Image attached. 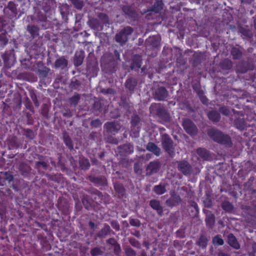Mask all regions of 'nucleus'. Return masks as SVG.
Segmentation results:
<instances>
[{"mask_svg":"<svg viewBox=\"0 0 256 256\" xmlns=\"http://www.w3.org/2000/svg\"><path fill=\"white\" fill-rule=\"evenodd\" d=\"M28 30L31 34L33 38H34L36 36L38 35V28L36 26H28Z\"/></svg>","mask_w":256,"mask_h":256,"instance_id":"obj_43","label":"nucleus"},{"mask_svg":"<svg viewBox=\"0 0 256 256\" xmlns=\"http://www.w3.org/2000/svg\"><path fill=\"white\" fill-rule=\"evenodd\" d=\"M221 206L225 212H232L234 208L233 205L228 200L222 202Z\"/></svg>","mask_w":256,"mask_h":256,"instance_id":"obj_30","label":"nucleus"},{"mask_svg":"<svg viewBox=\"0 0 256 256\" xmlns=\"http://www.w3.org/2000/svg\"><path fill=\"white\" fill-rule=\"evenodd\" d=\"M134 32V29L129 26H127L122 29L120 32L115 36L116 41L120 46H124L126 44L128 39V36Z\"/></svg>","mask_w":256,"mask_h":256,"instance_id":"obj_2","label":"nucleus"},{"mask_svg":"<svg viewBox=\"0 0 256 256\" xmlns=\"http://www.w3.org/2000/svg\"><path fill=\"white\" fill-rule=\"evenodd\" d=\"M80 98V96L79 94H76L74 96H72V98H69V102L70 104L76 106Z\"/></svg>","mask_w":256,"mask_h":256,"instance_id":"obj_39","label":"nucleus"},{"mask_svg":"<svg viewBox=\"0 0 256 256\" xmlns=\"http://www.w3.org/2000/svg\"><path fill=\"white\" fill-rule=\"evenodd\" d=\"M130 224L133 226L138 228L140 226L141 223L139 220L131 218L130 220Z\"/></svg>","mask_w":256,"mask_h":256,"instance_id":"obj_52","label":"nucleus"},{"mask_svg":"<svg viewBox=\"0 0 256 256\" xmlns=\"http://www.w3.org/2000/svg\"><path fill=\"white\" fill-rule=\"evenodd\" d=\"M234 125L236 128L243 130L245 128V122L243 118H237L234 120Z\"/></svg>","mask_w":256,"mask_h":256,"instance_id":"obj_37","label":"nucleus"},{"mask_svg":"<svg viewBox=\"0 0 256 256\" xmlns=\"http://www.w3.org/2000/svg\"><path fill=\"white\" fill-rule=\"evenodd\" d=\"M80 84V82L77 80H72L70 84V86L71 88L76 89Z\"/></svg>","mask_w":256,"mask_h":256,"instance_id":"obj_59","label":"nucleus"},{"mask_svg":"<svg viewBox=\"0 0 256 256\" xmlns=\"http://www.w3.org/2000/svg\"><path fill=\"white\" fill-rule=\"evenodd\" d=\"M103 252L98 248H94L91 250L90 254L92 256H98L102 254Z\"/></svg>","mask_w":256,"mask_h":256,"instance_id":"obj_51","label":"nucleus"},{"mask_svg":"<svg viewBox=\"0 0 256 256\" xmlns=\"http://www.w3.org/2000/svg\"><path fill=\"white\" fill-rule=\"evenodd\" d=\"M114 188L118 198H122L126 195L125 188L122 185L116 183L114 185Z\"/></svg>","mask_w":256,"mask_h":256,"instance_id":"obj_25","label":"nucleus"},{"mask_svg":"<svg viewBox=\"0 0 256 256\" xmlns=\"http://www.w3.org/2000/svg\"><path fill=\"white\" fill-rule=\"evenodd\" d=\"M209 136L214 141L224 144L230 146L231 140L229 136L223 134L221 132L215 130H209L208 132Z\"/></svg>","mask_w":256,"mask_h":256,"instance_id":"obj_1","label":"nucleus"},{"mask_svg":"<svg viewBox=\"0 0 256 256\" xmlns=\"http://www.w3.org/2000/svg\"><path fill=\"white\" fill-rule=\"evenodd\" d=\"M102 123L99 119L92 120L90 122V125L92 127L97 128L102 125Z\"/></svg>","mask_w":256,"mask_h":256,"instance_id":"obj_61","label":"nucleus"},{"mask_svg":"<svg viewBox=\"0 0 256 256\" xmlns=\"http://www.w3.org/2000/svg\"><path fill=\"white\" fill-rule=\"evenodd\" d=\"M238 31L247 38H250L252 36V32L247 28L240 27L239 28Z\"/></svg>","mask_w":256,"mask_h":256,"instance_id":"obj_38","label":"nucleus"},{"mask_svg":"<svg viewBox=\"0 0 256 256\" xmlns=\"http://www.w3.org/2000/svg\"><path fill=\"white\" fill-rule=\"evenodd\" d=\"M128 242L134 248L138 249H140L141 248L140 243L134 238H128Z\"/></svg>","mask_w":256,"mask_h":256,"instance_id":"obj_41","label":"nucleus"},{"mask_svg":"<svg viewBox=\"0 0 256 256\" xmlns=\"http://www.w3.org/2000/svg\"><path fill=\"white\" fill-rule=\"evenodd\" d=\"M80 167L82 170H86L89 168L90 164L87 159L81 158L79 161Z\"/></svg>","mask_w":256,"mask_h":256,"instance_id":"obj_40","label":"nucleus"},{"mask_svg":"<svg viewBox=\"0 0 256 256\" xmlns=\"http://www.w3.org/2000/svg\"><path fill=\"white\" fill-rule=\"evenodd\" d=\"M118 152L120 156H126L133 152L134 148L130 144H127L118 146Z\"/></svg>","mask_w":256,"mask_h":256,"instance_id":"obj_13","label":"nucleus"},{"mask_svg":"<svg viewBox=\"0 0 256 256\" xmlns=\"http://www.w3.org/2000/svg\"><path fill=\"white\" fill-rule=\"evenodd\" d=\"M124 253L126 256H136V252L130 246H127L124 249Z\"/></svg>","mask_w":256,"mask_h":256,"instance_id":"obj_44","label":"nucleus"},{"mask_svg":"<svg viewBox=\"0 0 256 256\" xmlns=\"http://www.w3.org/2000/svg\"><path fill=\"white\" fill-rule=\"evenodd\" d=\"M74 7L78 10H81L84 6V2L80 0H70Z\"/></svg>","mask_w":256,"mask_h":256,"instance_id":"obj_42","label":"nucleus"},{"mask_svg":"<svg viewBox=\"0 0 256 256\" xmlns=\"http://www.w3.org/2000/svg\"><path fill=\"white\" fill-rule=\"evenodd\" d=\"M212 242L214 244L222 245L224 244V240L218 235L212 238Z\"/></svg>","mask_w":256,"mask_h":256,"instance_id":"obj_49","label":"nucleus"},{"mask_svg":"<svg viewBox=\"0 0 256 256\" xmlns=\"http://www.w3.org/2000/svg\"><path fill=\"white\" fill-rule=\"evenodd\" d=\"M182 202L180 196L174 192L171 193V196L166 201V204L172 207L179 204Z\"/></svg>","mask_w":256,"mask_h":256,"instance_id":"obj_8","label":"nucleus"},{"mask_svg":"<svg viewBox=\"0 0 256 256\" xmlns=\"http://www.w3.org/2000/svg\"><path fill=\"white\" fill-rule=\"evenodd\" d=\"M207 116L208 118L214 122H218L220 119V116L219 112L216 110L209 111Z\"/></svg>","mask_w":256,"mask_h":256,"instance_id":"obj_21","label":"nucleus"},{"mask_svg":"<svg viewBox=\"0 0 256 256\" xmlns=\"http://www.w3.org/2000/svg\"><path fill=\"white\" fill-rule=\"evenodd\" d=\"M117 62L113 60H110L109 62L104 64L102 65L103 70L108 74L114 72L116 69Z\"/></svg>","mask_w":256,"mask_h":256,"instance_id":"obj_12","label":"nucleus"},{"mask_svg":"<svg viewBox=\"0 0 256 256\" xmlns=\"http://www.w3.org/2000/svg\"><path fill=\"white\" fill-rule=\"evenodd\" d=\"M90 180L98 186H104L107 184L105 177H88Z\"/></svg>","mask_w":256,"mask_h":256,"instance_id":"obj_24","label":"nucleus"},{"mask_svg":"<svg viewBox=\"0 0 256 256\" xmlns=\"http://www.w3.org/2000/svg\"><path fill=\"white\" fill-rule=\"evenodd\" d=\"M208 240L206 236L201 235L196 242V244L202 248H206L208 244Z\"/></svg>","mask_w":256,"mask_h":256,"instance_id":"obj_31","label":"nucleus"},{"mask_svg":"<svg viewBox=\"0 0 256 256\" xmlns=\"http://www.w3.org/2000/svg\"><path fill=\"white\" fill-rule=\"evenodd\" d=\"M198 94L199 96V98L201 100V102L204 104H206L208 102V99L206 98L204 95V92L202 90H199L198 92Z\"/></svg>","mask_w":256,"mask_h":256,"instance_id":"obj_57","label":"nucleus"},{"mask_svg":"<svg viewBox=\"0 0 256 256\" xmlns=\"http://www.w3.org/2000/svg\"><path fill=\"white\" fill-rule=\"evenodd\" d=\"M203 202L206 208H210L212 206V200L210 196H207Z\"/></svg>","mask_w":256,"mask_h":256,"instance_id":"obj_54","label":"nucleus"},{"mask_svg":"<svg viewBox=\"0 0 256 256\" xmlns=\"http://www.w3.org/2000/svg\"><path fill=\"white\" fill-rule=\"evenodd\" d=\"M137 80L134 78H130L126 80L124 86L130 92H133L137 86Z\"/></svg>","mask_w":256,"mask_h":256,"instance_id":"obj_17","label":"nucleus"},{"mask_svg":"<svg viewBox=\"0 0 256 256\" xmlns=\"http://www.w3.org/2000/svg\"><path fill=\"white\" fill-rule=\"evenodd\" d=\"M54 64L56 68H60L63 69L67 66L68 61L64 58L62 57L56 61Z\"/></svg>","mask_w":256,"mask_h":256,"instance_id":"obj_33","label":"nucleus"},{"mask_svg":"<svg viewBox=\"0 0 256 256\" xmlns=\"http://www.w3.org/2000/svg\"><path fill=\"white\" fill-rule=\"evenodd\" d=\"M146 150L148 151L152 152L156 156H160L161 150L155 144L154 142H150L146 146Z\"/></svg>","mask_w":256,"mask_h":256,"instance_id":"obj_19","label":"nucleus"},{"mask_svg":"<svg viewBox=\"0 0 256 256\" xmlns=\"http://www.w3.org/2000/svg\"><path fill=\"white\" fill-rule=\"evenodd\" d=\"M104 126L108 132H116L121 128L120 124L117 121L108 122L104 124Z\"/></svg>","mask_w":256,"mask_h":256,"instance_id":"obj_10","label":"nucleus"},{"mask_svg":"<svg viewBox=\"0 0 256 256\" xmlns=\"http://www.w3.org/2000/svg\"><path fill=\"white\" fill-rule=\"evenodd\" d=\"M113 252L116 256H120L122 252V249L120 244L117 242L115 244L112 246Z\"/></svg>","mask_w":256,"mask_h":256,"instance_id":"obj_45","label":"nucleus"},{"mask_svg":"<svg viewBox=\"0 0 256 256\" xmlns=\"http://www.w3.org/2000/svg\"><path fill=\"white\" fill-rule=\"evenodd\" d=\"M204 213L206 214V226L209 228H212L215 224V216L212 212L206 210H204Z\"/></svg>","mask_w":256,"mask_h":256,"instance_id":"obj_11","label":"nucleus"},{"mask_svg":"<svg viewBox=\"0 0 256 256\" xmlns=\"http://www.w3.org/2000/svg\"><path fill=\"white\" fill-rule=\"evenodd\" d=\"M162 9V0H156L152 8L148 10V12H153L158 13Z\"/></svg>","mask_w":256,"mask_h":256,"instance_id":"obj_27","label":"nucleus"},{"mask_svg":"<svg viewBox=\"0 0 256 256\" xmlns=\"http://www.w3.org/2000/svg\"><path fill=\"white\" fill-rule=\"evenodd\" d=\"M150 206L154 210L156 211L159 216L163 214V208L161 206L160 202L156 200H152L150 202Z\"/></svg>","mask_w":256,"mask_h":256,"instance_id":"obj_16","label":"nucleus"},{"mask_svg":"<svg viewBox=\"0 0 256 256\" xmlns=\"http://www.w3.org/2000/svg\"><path fill=\"white\" fill-rule=\"evenodd\" d=\"M8 42V40L6 38V35L4 34H0V44L2 46L6 45Z\"/></svg>","mask_w":256,"mask_h":256,"instance_id":"obj_58","label":"nucleus"},{"mask_svg":"<svg viewBox=\"0 0 256 256\" xmlns=\"http://www.w3.org/2000/svg\"><path fill=\"white\" fill-rule=\"evenodd\" d=\"M36 166L38 169H40L41 168L46 169L48 166V164L45 162L38 161L36 162Z\"/></svg>","mask_w":256,"mask_h":256,"instance_id":"obj_55","label":"nucleus"},{"mask_svg":"<svg viewBox=\"0 0 256 256\" xmlns=\"http://www.w3.org/2000/svg\"><path fill=\"white\" fill-rule=\"evenodd\" d=\"M140 122V118L136 115H134L132 117L131 124L132 126L136 127L138 126Z\"/></svg>","mask_w":256,"mask_h":256,"instance_id":"obj_47","label":"nucleus"},{"mask_svg":"<svg viewBox=\"0 0 256 256\" xmlns=\"http://www.w3.org/2000/svg\"><path fill=\"white\" fill-rule=\"evenodd\" d=\"M178 169L184 175H190L192 173V167L185 160H182L178 162ZM194 174H197V172L194 173Z\"/></svg>","mask_w":256,"mask_h":256,"instance_id":"obj_6","label":"nucleus"},{"mask_svg":"<svg viewBox=\"0 0 256 256\" xmlns=\"http://www.w3.org/2000/svg\"><path fill=\"white\" fill-rule=\"evenodd\" d=\"M142 58L140 56H134L133 58V62L131 64L132 70H137L141 67Z\"/></svg>","mask_w":256,"mask_h":256,"instance_id":"obj_20","label":"nucleus"},{"mask_svg":"<svg viewBox=\"0 0 256 256\" xmlns=\"http://www.w3.org/2000/svg\"><path fill=\"white\" fill-rule=\"evenodd\" d=\"M8 8L12 12L16 14V6L13 2H10L8 4Z\"/></svg>","mask_w":256,"mask_h":256,"instance_id":"obj_62","label":"nucleus"},{"mask_svg":"<svg viewBox=\"0 0 256 256\" xmlns=\"http://www.w3.org/2000/svg\"><path fill=\"white\" fill-rule=\"evenodd\" d=\"M230 54L234 60L240 59L242 56V52L241 50L236 47H234L232 48Z\"/></svg>","mask_w":256,"mask_h":256,"instance_id":"obj_29","label":"nucleus"},{"mask_svg":"<svg viewBox=\"0 0 256 256\" xmlns=\"http://www.w3.org/2000/svg\"><path fill=\"white\" fill-rule=\"evenodd\" d=\"M228 242L232 247L236 250L240 248V245L236 238L232 234H230L228 236Z\"/></svg>","mask_w":256,"mask_h":256,"instance_id":"obj_18","label":"nucleus"},{"mask_svg":"<svg viewBox=\"0 0 256 256\" xmlns=\"http://www.w3.org/2000/svg\"><path fill=\"white\" fill-rule=\"evenodd\" d=\"M84 58V53L82 51L76 52L74 59V64L78 66L82 64Z\"/></svg>","mask_w":256,"mask_h":256,"instance_id":"obj_23","label":"nucleus"},{"mask_svg":"<svg viewBox=\"0 0 256 256\" xmlns=\"http://www.w3.org/2000/svg\"><path fill=\"white\" fill-rule=\"evenodd\" d=\"M197 153L199 156L204 160H208L210 155L208 151L202 148H199L197 150Z\"/></svg>","mask_w":256,"mask_h":256,"instance_id":"obj_34","label":"nucleus"},{"mask_svg":"<svg viewBox=\"0 0 256 256\" xmlns=\"http://www.w3.org/2000/svg\"><path fill=\"white\" fill-rule=\"evenodd\" d=\"M153 190L158 194H162L166 191L164 185L161 184L154 186Z\"/></svg>","mask_w":256,"mask_h":256,"instance_id":"obj_35","label":"nucleus"},{"mask_svg":"<svg viewBox=\"0 0 256 256\" xmlns=\"http://www.w3.org/2000/svg\"><path fill=\"white\" fill-rule=\"evenodd\" d=\"M111 233L114 234V232L111 229L110 226L107 224H104L103 228L96 233L94 236L95 238H103L107 236L110 234Z\"/></svg>","mask_w":256,"mask_h":256,"instance_id":"obj_7","label":"nucleus"},{"mask_svg":"<svg viewBox=\"0 0 256 256\" xmlns=\"http://www.w3.org/2000/svg\"><path fill=\"white\" fill-rule=\"evenodd\" d=\"M89 26L94 30H101L102 29V26L101 23L96 18H91L88 22Z\"/></svg>","mask_w":256,"mask_h":256,"instance_id":"obj_22","label":"nucleus"},{"mask_svg":"<svg viewBox=\"0 0 256 256\" xmlns=\"http://www.w3.org/2000/svg\"><path fill=\"white\" fill-rule=\"evenodd\" d=\"M134 170L136 174L138 175H140L142 174V170L140 165L138 164H135L134 166Z\"/></svg>","mask_w":256,"mask_h":256,"instance_id":"obj_64","label":"nucleus"},{"mask_svg":"<svg viewBox=\"0 0 256 256\" xmlns=\"http://www.w3.org/2000/svg\"><path fill=\"white\" fill-rule=\"evenodd\" d=\"M219 111L224 116H228L230 114V110L225 106H222L220 108Z\"/></svg>","mask_w":256,"mask_h":256,"instance_id":"obj_60","label":"nucleus"},{"mask_svg":"<svg viewBox=\"0 0 256 256\" xmlns=\"http://www.w3.org/2000/svg\"><path fill=\"white\" fill-rule=\"evenodd\" d=\"M240 208L243 210V212L246 214L250 216H255V212L254 211V207L251 208L248 206L242 205Z\"/></svg>","mask_w":256,"mask_h":256,"instance_id":"obj_32","label":"nucleus"},{"mask_svg":"<svg viewBox=\"0 0 256 256\" xmlns=\"http://www.w3.org/2000/svg\"><path fill=\"white\" fill-rule=\"evenodd\" d=\"M2 57L3 60L5 64L9 66L10 65L9 59H10V55L6 53L2 56Z\"/></svg>","mask_w":256,"mask_h":256,"instance_id":"obj_63","label":"nucleus"},{"mask_svg":"<svg viewBox=\"0 0 256 256\" xmlns=\"http://www.w3.org/2000/svg\"><path fill=\"white\" fill-rule=\"evenodd\" d=\"M82 204L88 210L92 206L91 200L88 196L84 194L82 198Z\"/></svg>","mask_w":256,"mask_h":256,"instance_id":"obj_36","label":"nucleus"},{"mask_svg":"<svg viewBox=\"0 0 256 256\" xmlns=\"http://www.w3.org/2000/svg\"><path fill=\"white\" fill-rule=\"evenodd\" d=\"M190 206L194 209V214H192V216L194 218L198 217V216L199 210L197 204L194 202H190Z\"/></svg>","mask_w":256,"mask_h":256,"instance_id":"obj_48","label":"nucleus"},{"mask_svg":"<svg viewBox=\"0 0 256 256\" xmlns=\"http://www.w3.org/2000/svg\"><path fill=\"white\" fill-rule=\"evenodd\" d=\"M153 96L155 99L158 100H164L168 95L166 88L164 86H158L153 88Z\"/></svg>","mask_w":256,"mask_h":256,"instance_id":"obj_5","label":"nucleus"},{"mask_svg":"<svg viewBox=\"0 0 256 256\" xmlns=\"http://www.w3.org/2000/svg\"><path fill=\"white\" fill-rule=\"evenodd\" d=\"M161 142L163 149L170 156L172 157L174 154V145L172 140L165 134L162 135Z\"/></svg>","mask_w":256,"mask_h":256,"instance_id":"obj_3","label":"nucleus"},{"mask_svg":"<svg viewBox=\"0 0 256 256\" xmlns=\"http://www.w3.org/2000/svg\"><path fill=\"white\" fill-rule=\"evenodd\" d=\"M182 126L186 132L191 136L197 134L198 129L196 124L190 119H184L182 122Z\"/></svg>","mask_w":256,"mask_h":256,"instance_id":"obj_4","label":"nucleus"},{"mask_svg":"<svg viewBox=\"0 0 256 256\" xmlns=\"http://www.w3.org/2000/svg\"><path fill=\"white\" fill-rule=\"evenodd\" d=\"M98 17L104 24H109V19L106 14L103 13H100L98 14Z\"/></svg>","mask_w":256,"mask_h":256,"instance_id":"obj_46","label":"nucleus"},{"mask_svg":"<svg viewBox=\"0 0 256 256\" xmlns=\"http://www.w3.org/2000/svg\"><path fill=\"white\" fill-rule=\"evenodd\" d=\"M220 66L224 70H228L232 68V62L230 60L225 58L220 62Z\"/></svg>","mask_w":256,"mask_h":256,"instance_id":"obj_26","label":"nucleus"},{"mask_svg":"<svg viewBox=\"0 0 256 256\" xmlns=\"http://www.w3.org/2000/svg\"><path fill=\"white\" fill-rule=\"evenodd\" d=\"M122 12L129 18L135 20L138 16L134 8L130 5L124 6L122 7Z\"/></svg>","mask_w":256,"mask_h":256,"instance_id":"obj_9","label":"nucleus"},{"mask_svg":"<svg viewBox=\"0 0 256 256\" xmlns=\"http://www.w3.org/2000/svg\"><path fill=\"white\" fill-rule=\"evenodd\" d=\"M110 224L112 227L116 231H119L120 230V225L116 220H111L110 222Z\"/></svg>","mask_w":256,"mask_h":256,"instance_id":"obj_56","label":"nucleus"},{"mask_svg":"<svg viewBox=\"0 0 256 256\" xmlns=\"http://www.w3.org/2000/svg\"><path fill=\"white\" fill-rule=\"evenodd\" d=\"M120 106H122L126 110H128V104L127 102L126 98V96H122L121 101L120 102Z\"/></svg>","mask_w":256,"mask_h":256,"instance_id":"obj_53","label":"nucleus"},{"mask_svg":"<svg viewBox=\"0 0 256 256\" xmlns=\"http://www.w3.org/2000/svg\"><path fill=\"white\" fill-rule=\"evenodd\" d=\"M50 71V70L46 67L42 69H39L38 70L39 74L42 78H46L48 76Z\"/></svg>","mask_w":256,"mask_h":256,"instance_id":"obj_50","label":"nucleus"},{"mask_svg":"<svg viewBox=\"0 0 256 256\" xmlns=\"http://www.w3.org/2000/svg\"><path fill=\"white\" fill-rule=\"evenodd\" d=\"M160 36H150L146 41L147 46L153 48H158L160 46Z\"/></svg>","mask_w":256,"mask_h":256,"instance_id":"obj_14","label":"nucleus"},{"mask_svg":"<svg viewBox=\"0 0 256 256\" xmlns=\"http://www.w3.org/2000/svg\"><path fill=\"white\" fill-rule=\"evenodd\" d=\"M156 112L158 116L162 120L166 121L169 120V114L164 108L160 107L158 108Z\"/></svg>","mask_w":256,"mask_h":256,"instance_id":"obj_28","label":"nucleus"},{"mask_svg":"<svg viewBox=\"0 0 256 256\" xmlns=\"http://www.w3.org/2000/svg\"><path fill=\"white\" fill-rule=\"evenodd\" d=\"M160 166V164L158 161H154L150 163L146 168L147 174L150 175L156 172Z\"/></svg>","mask_w":256,"mask_h":256,"instance_id":"obj_15","label":"nucleus"}]
</instances>
